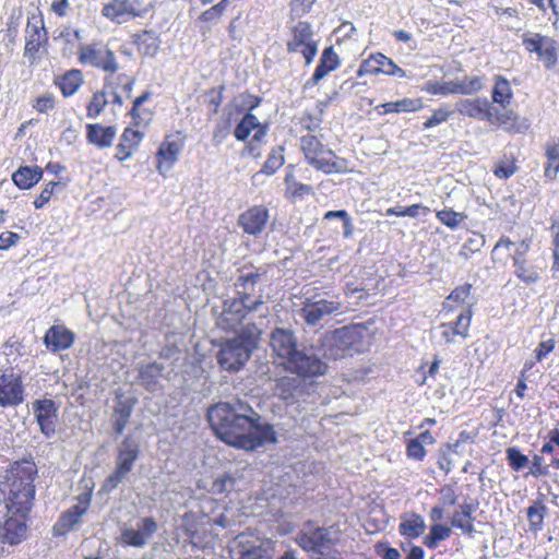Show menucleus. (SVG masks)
Segmentation results:
<instances>
[{"label": "nucleus", "mask_w": 559, "mask_h": 559, "mask_svg": "<svg viewBox=\"0 0 559 559\" xmlns=\"http://www.w3.org/2000/svg\"><path fill=\"white\" fill-rule=\"evenodd\" d=\"M207 419L216 436L237 449L253 451L277 440L273 425L262 423L261 415L240 399L211 406Z\"/></svg>", "instance_id": "obj_1"}, {"label": "nucleus", "mask_w": 559, "mask_h": 559, "mask_svg": "<svg viewBox=\"0 0 559 559\" xmlns=\"http://www.w3.org/2000/svg\"><path fill=\"white\" fill-rule=\"evenodd\" d=\"M266 271L259 269L238 276L235 286L237 297L225 300L222 314L217 321L224 330H236L237 326L251 313H259L260 317L269 314V307L265 305L262 295L254 296V287L259 284Z\"/></svg>", "instance_id": "obj_2"}, {"label": "nucleus", "mask_w": 559, "mask_h": 559, "mask_svg": "<svg viewBox=\"0 0 559 559\" xmlns=\"http://www.w3.org/2000/svg\"><path fill=\"white\" fill-rule=\"evenodd\" d=\"M36 476V464L27 460L14 462L1 476L0 490L10 512H31L35 499Z\"/></svg>", "instance_id": "obj_3"}, {"label": "nucleus", "mask_w": 559, "mask_h": 559, "mask_svg": "<svg viewBox=\"0 0 559 559\" xmlns=\"http://www.w3.org/2000/svg\"><path fill=\"white\" fill-rule=\"evenodd\" d=\"M455 110L468 118L486 121L509 133H524L530 123L519 122L511 112L498 111L487 97L461 98L455 103Z\"/></svg>", "instance_id": "obj_4"}, {"label": "nucleus", "mask_w": 559, "mask_h": 559, "mask_svg": "<svg viewBox=\"0 0 559 559\" xmlns=\"http://www.w3.org/2000/svg\"><path fill=\"white\" fill-rule=\"evenodd\" d=\"M260 335V328L248 324L241 333L225 340L217 354L219 367L229 372L239 371L255 349Z\"/></svg>", "instance_id": "obj_5"}, {"label": "nucleus", "mask_w": 559, "mask_h": 559, "mask_svg": "<svg viewBox=\"0 0 559 559\" xmlns=\"http://www.w3.org/2000/svg\"><path fill=\"white\" fill-rule=\"evenodd\" d=\"M367 329L362 325H350L326 332L321 337L322 355L326 359L337 360L352 357L365 349Z\"/></svg>", "instance_id": "obj_6"}, {"label": "nucleus", "mask_w": 559, "mask_h": 559, "mask_svg": "<svg viewBox=\"0 0 559 559\" xmlns=\"http://www.w3.org/2000/svg\"><path fill=\"white\" fill-rule=\"evenodd\" d=\"M343 299L332 292H314L305 297L300 317L309 326H322L326 318L345 313Z\"/></svg>", "instance_id": "obj_7"}, {"label": "nucleus", "mask_w": 559, "mask_h": 559, "mask_svg": "<svg viewBox=\"0 0 559 559\" xmlns=\"http://www.w3.org/2000/svg\"><path fill=\"white\" fill-rule=\"evenodd\" d=\"M300 145L306 159L314 168L325 174L347 171L345 160L336 157L331 150L325 148L314 135L306 134L301 136Z\"/></svg>", "instance_id": "obj_8"}, {"label": "nucleus", "mask_w": 559, "mask_h": 559, "mask_svg": "<svg viewBox=\"0 0 559 559\" xmlns=\"http://www.w3.org/2000/svg\"><path fill=\"white\" fill-rule=\"evenodd\" d=\"M47 45L48 34L45 28L44 19L41 15L32 14L27 19L24 47V57L29 64H34L40 59L41 53L46 51Z\"/></svg>", "instance_id": "obj_9"}, {"label": "nucleus", "mask_w": 559, "mask_h": 559, "mask_svg": "<svg viewBox=\"0 0 559 559\" xmlns=\"http://www.w3.org/2000/svg\"><path fill=\"white\" fill-rule=\"evenodd\" d=\"M78 56L82 64H88L104 72L114 74L119 70V64L114 51L106 46L97 44L81 46Z\"/></svg>", "instance_id": "obj_10"}, {"label": "nucleus", "mask_w": 559, "mask_h": 559, "mask_svg": "<svg viewBox=\"0 0 559 559\" xmlns=\"http://www.w3.org/2000/svg\"><path fill=\"white\" fill-rule=\"evenodd\" d=\"M289 52H299L309 66L318 51V44L313 37L311 25L307 22H298L292 29V37L287 41Z\"/></svg>", "instance_id": "obj_11"}, {"label": "nucleus", "mask_w": 559, "mask_h": 559, "mask_svg": "<svg viewBox=\"0 0 559 559\" xmlns=\"http://www.w3.org/2000/svg\"><path fill=\"white\" fill-rule=\"evenodd\" d=\"M285 368L302 378L322 376L326 371V364L311 350L299 349Z\"/></svg>", "instance_id": "obj_12"}, {"label": "nucleus", "mask_w": 559, "mask_h": 559, "mask_svg": "<svg viewBox=\"0 0 559 559\" xmlns=\"http://www.w3.org/2000/svg\"><path fill=\"white\" fill-rule=\"evenodd\" d=\"M27 516L28 513L10 512L7 509V514L0 523V543L11 546L20 544L26 535Z\"/></svg>", "instance_id": "obj_13"}, {"label": "nucleus", "mask_w": 559, "mask_h": 559, "mask_svg": "<svg viewBox=\"0 0 559 559\" xmlns=\"http://www.w3.org/2000/svg\"><path fill=\"white\" fill-rule=\"evenodd\" d=\"M156 531L157 523L153 518H142L135 527L124 525L121 528V542L127 546L143 548Z\"/></svg>", "instance_id": "obj_14"}, {"label": "nucleus", "mask_w": 559, "mask_h": 559, "mask_svg": "<svg viewBox=\"0 0 559 559\" xmlns=\"http://www.w3.org/2000/svg\"><path fill=\"white\" fill-rule=\"evenodd\" d=\"M233 552L231 559H272V548L269 543L245 534L236 538Z\"/></svg>", "instance_id": "obj_15"}, {"label": "nucleus", "mask_w": 559, "mask_h": 559, "mask_svg": "<svg viewBox=\"0 0 559 559\" xmlns=\"http://www.w3.org/2000/svg\"><path fill=\"white\" fill-rule=\"evenodd\" d=\"M33 414L39 426L40 432L50 438L56 432L58 406L49 399L35 400L32 403Z\"/></svg>", "instance_id": "obj_16"}, {"label": "nucleus", "mask_w": 559, "mask_h": 559, "mask_svg": "<svg viewBox=\"0 0 559 559\" xmlns=\"http://www.w3.org/2000/svg\"><path fill=\"white\" fill-rule=\"evenodd\" d=\"M270 345L274 354L284 360V366L299 350L297 337L290 329H274L270 335Z\"/></svg>", "instance_id": "obj_17"}, {"label": "nucleus", "mask_w": 559, "mask_h": 559, "mask_svg": "<svg viewBox=\"0 0 559 559\" xmlns=\"http://www.w3.org/2000/svg\"><path fill=\"white\" fill-rule=\"evenodd\" d=\"M23 401L24 386L21 377L14 372L3 373L0 377V406H17Z\"/></svg>", "instance_id": "obj_18"}, {"label": "nucleus", "mask_w": 559, "mask_h": 559, "mask_svg": "<svg viewBox=\"0 0 559 559\" xmlns=\"http://www.w3.org/2000/svg\"><path fill=\"white\" fill-rule=\"evenodd\" d=\"M90 507V497L81 496L79 502L62 512L59 520L53 525L55 535L62 536L74 530L80 523L81 518L87 512Z\"/></svg>", "instance_id": "obj_19"}, {"label": "nucleus", "mask_w": 559, "mask_h": 559, "mask_svg": "<svg viewBox=\"0 0 559 559\" xmlns=\"http://www.w3.org/2000/svg\"><path fill=\"white\" fill-rule=\"evenodd\" d=\"M513 98V91L511 87V84L507 78L503 75H496L495 76V84L491 91V100L492 106H496V109L498 111H506L511 112L519 122H527L526 119L521 118L518 116L512 109L509 108L511 100Z\"/></svg>", "instance_id": "obj_20"}, {"label": "nucleus", "mask_w": 559, "mask_h": 559, "mask_svg": "<svg viewBox=\"0 0 559 559\" xmlns=\"http://www.w3.org/2000/svg\"><path fill=\"white\" fill-rule=\"evenodd\" d=\"M364 73H384L392 76L406 78V72L395 64L392 59L382 53L372 55L362 62L358 70V75Z\"/></svg>", "instance_id": "obj_21"}, {"label": "nucleus", "mask_w": 559, "mask_h": 559, "mask_svg": "<svg viewBox=\"0 0 559 559\" xmlns=\"http://www.w3.org/2000/svg\"><path fill=\"white\" fill-rule=\"evenodd\" d=\"M102 14L117 24L126 23L142 15L134 2L130 0H110L103 7Z\"/></svg>", "instance_id": "obj_22"}, {"label": "nucleus", "mask_w": 559, "mask_h": 559, "mask_svg": "<svg viewBox=\"0 0 559 559\" xmlns=\"http://www.w3.org/2000/svg\"><path fill=\"white\" fill-rule=\"evenodd\" d=\"M269 221V211L262 205H255L240 214L238 218L239 226L249 235H260Z\"/></svg>", "instance_id": "obj_23"}, {"label": "nucleus", "mask_w": 559, "mask_h": 559, "mask_svg": "<svg viewBox=\"0 0 559 559\" xmlns=\"http://www.w3.org/2000/svg\"><path fill=\"white\" fill-rule=\"evenodd\" d=\"M182 150V143L178 140H170L167 138L158 147L156 153L157 170L159 174L165 175L168 173L177 162L179 154Z\"/></svg>", "instance_id": "obj_24"}, {"label": "nucleus", "mask_w": 559, "mask_h": 559, "mask_svg": "<svg viewBox=\"0 0 559 559\" xmlns=\"http://www.w3.org/2000/svg\"><path fill=\"white\" fill-rule=\"evenodd\" d=\"M74 338V333L64 325H52L47 330L44 343L50 352L56 353L70 348Z\"/></svg>", "instance_id": "obj_25"}, {"label": "nucleus", "mask_w": 559, "mask_h": 559, "mask_svg": "<svg viewBox=\"0 0 559 559\" xmlns=\"http://www.w3.org/2000/svg\"><path fill=\"white\" fill-rule=\"evenodd\" d=\"M340 66V58L334 51L333 47H328L323 50L319 64L317 66L313 75L305 83V88L316 86L323 78L330 72L334 71Z\"/></svg>", "instance_id": "obj_26"}, {"label": "nucleus", "mask_w": 559, "mask_h": 559, "mask_svg": "<svg viewBox=\"0 0 559 559\" xmlns=\"http://www.w3.org/2000/svg\"><path fill=\"white\" fill-rule=\"evenodd\" d=\"M164 370V365L156 361L142 365L138 376L141 385L148 392H156L160 388L159 381Z\"/></svg>", "instance_id": "obj_27"}, {"label": "nucleus", "mask_w": 559, "mask_h": 559, "mask_svg": "<svg viewBox=\"0 0 559 559\" xmlns=\"http://www.w3.org/2000/svg\"><path fill=\"white\" fill-rule=\"evenodd\" d=\"M86 138L91 144L96 145L99 148L109 147L116 136L117 130L115 127H104L98 123H90L86 126Z\"/></svg>", "instance_id": "obj_28"}, {"label": "nucleus", "mask_w": 559, "mask_h": 559, "mask_svg": "<svg viewBox=\"0 0 559 559\" xmlns=\"http://www.w3.org/2000/svg\"><path fill=\"white\" fill-rule=\"evenodd\" d=\"M139 452L138 441L130 436L126 437L118 447L117 465L131 472Z\"/></svg>", "instance_id": "obj_29"}, {"label": "nucleus", "mask_w": 559, "mask_h": 559, "mask_svg": "<svg viewBox=\"0 0 559 559\" xmlns=\"http://www.w3.org/2000/svg\"><path fill=\"white\" fill-rule=\"evenodd\" d=\"M424 107L420 98H402L396 102L383 103L376 107L379 115L414 112Z\"/></svg>", "instance_id": "obj_30"}, {"label": "nucleus", "mask_w": 559, "mask_h": 559, "mask_svg": "<svg viewBox=\"0 0 559 559\" xmlns=\"http://www.w3.org/2000/svg\"><path fill=\"white\" fill-rule=\"evenodd\" d=\"M301 381L295 377H282L276 380L273 393L287 404L296 401L297 393L300 389Z\"/></svg>", "instance_id": "obj_31"}, {"label": "nucleus", "mask_w": 559, "mask_h": 559, "mask_svg": "<svg viewBox=\"0 0 559 559\" xmlns=\"http://www.w3.org/2000/svg\"><path fill=\"white\" fill-rule=\"evenodd\" d=\"M133 43L136 45L139 52L143 57L153 58L159 50V37L152 31H143L140 34L133 35Z\"/></svg>", "instance_id": "obj_32"}, {"label": "nucleus", "mask_w": 559, "mask_h": 559, "mask_svg": "<svg viewBox=\"0 0 559 559\" xmlns=\"http://www.w3.org/2000/svg\"><path fill=\"white\" fill-rule=\"evenodd\" d=\"M135 400H119L114 407V430L117 435H121L129 423L132 415Z\"/></svg>", "instance_id": "obj_33"}, {"label": "nucleus", "mask_w": 559, "mask_h": 559, "mask_svg": "<svg viewBox=\"0 0 559 559\" xmlns=\"http://www.w3.org/2000/svg\"><path fill=\"white\" fill-rule=\"evenodd\" d=\"M41 177L43 170L40 167L23 166L13 173L12 180L20 189L26 190L35 186Z\"/></svg>", "instance_id": "obj_34"}, {"label": "nucleus", "mask_w": 559, "mask_h": 559, "mask_svg": "<svg viewBox=\"0 0 559 559\" xmlns=\"http://www.w3.org/2000/svg\"><path fill=\"white\" fill-rule=\"evenodd\" d=\"M313 544L316 547V554L323 555L332 545L337 542V534L332 527H317L310 531Z\"/></svg>", "instance_id": "obj_35"}, {"label": "nucleus", "mask_w": 559, "mask_h": 559, "mask_svg": "<svg viewBox=\"0 0 559 559\" xmlns=\"http://www.w3.org/2000/svg\"><path fill=\"white\" fill-rule=\"evenodd\" d=\"M426 530V523L421 515L412 514L408 519L403 520L399 525L401 535L407 538H417Z\"/></svg>", "instance_id": "obj_36"}, {"label": "nucleus", "mask_w": 559, "mask_h": 559, "mask_svg": "<svg viewBox=\"0 0 559 559\" xmlns=\"http://www.w3.org/2000/svg\"><path fill=\"white\" fill-rule=\"evenodd\" d=\"M514 275L525 285L536 284L540 280L537 267L527 260L513 262Z\"/></svg>", "instance_id": "obj_37"}, {"label": "nucleus", "mask_w": 559, "mask_h": 559, "mask_svg": "<svg viewBox=\"0 0 559 559\" xmlns=\"http://www.w3.org/2000/svg\"><path fill=\"white\" fill-rule=\"evenodd\" d=\"M486 75H466L462 79H456L457 93L461 95H473L480 92L486 84Z\"/></svg>", "instance_id": "obj_38"}, {"label": "nucleus", "mask_w": 559, "mask_h": 559, "mask_svg": "<svg viewBox=\"0 0 559 559\" xmlns=\"http://www.w3.org/2000/svg\"><path fill=\"white\" fill-rule=\"evenodd\" d=\"M83 83V74L80 70H70L59 81V87L63 96H72Z\"/></svg>", "instance_id": "obj_39"}, {"label": "nucleus", "mask_w": 559, "mask_h": 559, "mask_svg": "<svg viewBox=\"0 0 559 559\" xmlns=\"http://www.w3.org/2000/svg\"><path fill=\"white\" fill-rule=\"evenodd\" d=\"M547 165L545 177L554 180L559 171V143H548L546 145Z\"/></svg>", "instance_id": "obj_40"}, {"label": "nucleus", "mask_w": 559, "mask_h": 559, "mask_svg": "<svg viewBox=\"0 0 559 559\" xmlns=\"http://www.w3.org/2000/svg\"><path fill=\"white\" fill-rule=\"evenodd\" d=\"M451 535V528L443 524H432L430 526L429 534L425 537L424 544L430 548L433 549L438 546V544L447 538H449Z\"/></svg>", "instance_id": "obj_41"}, {"label": "nucleus", "mask_w": 559, "mask_h": 559, "mask_svg": "<svg viewBox=\"0 0 559 559\" xmlns=\"http://www.w3.org/2000/svg\"><path fill=\"white\" fill-rule=\"evenodd\" d=\"M425 92L431 95H451V94H459L457 93V85H456V79L452 81H429L425 84L424 88Z\"/></svg>", "instance_id": "obj_42"}, {"label": "nucleus", "mask_w": 559, "mask_h": 559, "mask_svg": "<svg viewBox=\"0 0 559 559\" xmlns=\"http://www.w3.org/2000/svg\"><path fill=\"white\" fill-rule=\"evenodd\" d=\"M430 213V209L423 204H413L407 207L394 206L389 207L385 211L386 216H399V217H417L419 215L426 216Z\"/></svg>", "instance_id": "obj_43"}, {"label": "nucleus", "mask_w": 559, "mask_h": 559, "mask_svg": "<svg viewBox=\"0 0 559 559\" xmlns=\"http://www.w3.org/2000/svg\"><path fill=\"white\" fill-rule=\"evenodd\" d=\"M259 126L260 122L258 118L251 112H247L236 126L234 134L237 140L245 141L249 136L250 132Z\"/></svg>", "instance_id": "obj_44"}, {"label": "nucleus", "mask_w": 559, "mask_h": 559, "mask_svg": "<svg viewBox=\"0 0 559 559\" xmlns=\"http://www.w3.org/2000/svg\"><path fill=\"white\" fill-rule=\"evenodd\" d=\"M472 305L469 304L467 308H465L456 318V320L452 323V329L456 332L457 336L463 340L468 336V331L472 321Z\"/></svg>", "instance_id": "obj_45"}, {"label": "nucleus", "mask_w": 559, "mask_h": 559, "mask_svg": "<svg viewBox=\"0 0 559 559\" xmlns=\"http://www.w3.org/2000/svg\"><path fill=\"white\" fill-rule=\"evenodd\" d=\"M547 508L543 503H534L527 508V519L531 531H540L543 528Z\"/></svg>", "instance_id": "obj_46"}, {"label": "nucleus", "mask_w": 559, "mask_h": 559, "mask_svg": "<svg viewBox=\"0 0 559 559\" xmlns=\"http://www.w3.org/2000/svg\"><path fill=\"white\" fill-rule=\"evenodd\" d=\"M283 147H274L265 160L262 173L266 175H273L283 164H284V155H283Z\"/></svg>", "instance_id": "obj_47"}, {"label": "nucleus", "mask_w": 559, "mask_h": 559, "mask_svg": "<svg viewBox=\"0 0 559 559\" xmlns=\"http://www.w3.org/2000/svg\"><path fill=\"white\" fill-rule=\"evenodd\" d=\"M538 59L546 69L551 70L555 68L558 61V46L555 39L546 41L543 53H539Z\"/></svg>", "instance_id": "obj_48"}, {"label": "nucleus", "mask_w": 559, "mask_h": 559, "mask_svg": "<svg viewBox=\"0 0 559 559\" xmlns=\"http://www.w3.org/2000/svg\"><path fill=\"white\" fill-rule=\"evenodd\" d=\"M551 233V253H552V265L551 272L554 277H557L559 273V222L556 221L550 226Z\"/></svg>", "instance_id": "obj_49"}, {"label": "nucleus", "mask_w": 559, "mask_h": 559, "mask_svg": "<svg viewBox=\"0 0 559 559\" xmlns=\"http://www.w3.org/2000/svg\"><path fill=\"white\" fill-rule=\"evenodd\" d=\"M234 485H235V479L228 474H223V475L216 477L212 481L211 487L209 488V491L213 495H222V493L229 492L230 490H233Z\"/></svg>", "instance_id": "obj_50"}, {"label": "nucleus", "mask_w": 559, "mask_h": 559, "mask_svg": "<svg viewBox=\"0 0 559 559\" xmlns=\"http://www.w3.org/2000/svg\"><path fill=\"white\" fill-rule=\"evenodd\" d=\"M436 215L442 224L452 229L456 228L466 217L463 213L455 212L451 209L438 211Z\"/></svg>", "instance_id": "obj_51"}, {"label": "nucleus", "mask_w": 559, "mask_h": 559, "mask_svg": "<svg viewBox=\"0 0 559 559\" xmlns=\"http://www.w3.org/2000/svg\"><path fill=\"white\" fill-rule=\"evenodd\" d=\"M506 453L509 465L513 471H521L528 463V457L524 455L519 448H508Z\"/></svg>", "instance_id": "obj_52"}, {"label": "nucleus", "mask_w": 559, "mask_h": 559, "mask_svg": "<svg viewBox=\"0 0 559 559\" xmlns=\"http://www.w3.org/2000/svg\"><path fill=\"white\" fill-rule=\"evenodd\" d=\"M229 5V0H219L216 4L212 5L210 9L205 10L200 19L203 22H210L215 23L217 22L224 12L226 11L227 7Z\"/></svg>", "instance_id": "obj_53"}, {"label": "nucleus", "mask_w": 559, "mask_h": 559, "mask_svg": "<svg viewBox=\"0 0 559 559\" xmlns=\"http://www.w3.org/2000/svg\"><path fill=\"white\" fill-rule=\"evenodd\" d=\"M107 98L105 93L96 92L87 105V117L95 119L106 107Z\"/></svg>", "instance_id": "obj_54"}, {"label": "nucleus", "mask_w": 559, "mask_h": 559, "mask_svg": "<svg viewBox=\"0 0 559 559\" xmlns=\"http://www.w3.org/2000/svg\"><path fill=\"white\" fill-rule=\"evenodd\" d=\"M129 473L130 472L128 469L116 465L115 471L105 479L103 484V490L106 492H110L122 481V479Z\"/></svg>", "instance_id": "obj_55"}, {"label": "nucleus", "mask_w": 559, "mask_h": 559, "mask_svg": "<svg viewBox=\"0 0 559 559\" xmlns=\"http://www.w3.org/2000/svg\"><path fill=\"white\" fill-rule=\"evenodd\" d=\"M518 170L514 159H502L500 160L493 169V174L500 179H508L512 175H514Z\"/></svg>", "instance_id": "obj_56"}, {"label": "nucleus", "mask_w": 559, "mask_h": 559, "mask_svg": "<svg viewBox=\"0 0 559 559\" xmlns=\"http://www.w3.org/2000/svg\"><path fill=\"white\" fill-rule=\"evenodd\" d=\"M452 111L449 110L447 106H441L433 110L430 118L424 123V129H430L432 127L439 126L440 123L447 121L451 116Z\"/></svg>", "instance_id": "obj_57"}, {"label": "nucleus", "mask_w": 559, "mask_h": 559, "mask_svg": "<svg viewBox=\"0 0 559 559\" xmlns=\"http://www.w3.org/2000/svg\"><path fill=\"white\" fill-rule=\"evenodd\" d=\"M544 37L545 36L539 33L526 32L521 36L522 45L528 52L534 53L537 51V48Z\"/></svg>", "instance_id": "obj_58"}, {"label": "nucleus", "mask_w": 559, "mask_h": 559, "mask_svg": "<svg viewBox=\"0 0 559 559\" xmlns=\"http://www.w3.org/2000/svg\"><path fill=\"white\" fill-rule=\"evenodd\" d=\"M459 444L448 445V451H442L438 459V465L441 471H443L445 474H449L450 471L453 467V457L451 452H456V448Z\"/></svg>", "instance_id": "obj_59"}, {"label": "nucleus", "mask_w": 559, "mask_h": 559, "mask_svg": "<svg viewBox=\"0 0 559 559\" xmlns=\"http://www.w3.org/2000/svg\"><path fill=\"white\" fill-rule=\"evenodd\" d=\"M60 187V182L51 181L41 190L40 194L35 199L34 206L36 209L44 207L51 199L56 188Z\"/></svg>", "instance_id": "obj_60"}, {"label": "nucleus", "mask_w": 559, "mask_h": 559, "mask_svg": "<svg viewBox=\"0 0 559 559\" xmlns=\"http://www.w3.org/2000/svg\"><path fill=\"white\" fill-rule=\"evenodd\" d=\"M485 245V238L480 234H473L463 245V253H475L479 251Z\"/></svg>", "instance_id": "obj_61"}, {"label": "nucleus", "mask_w": 559, "mask_h": 559, "mask_svg": "<svg viewBox=\"0 0 559 559\" xmlns=\"http://www.w3.org/2000/svg\"><path fill=\"white\" fill-rule=\"evenodd\" d=\"M451 524L453 527L460 528L464 534H471L474 532L473 523L456 511L451 518Z\"/></svg>", "instance_id": "obj_62"}, {"label": "nucleus", "mask_w": 559, "mask_h": 559, "mask_svg": "<svg viewBox=\"0 0 559 559\" xmlns=\"http://www.w3.org/2000/svg\"><path fill=\"white\" fill-rule=\"evenodd\" d=\"M142 133L138 130H133L131 128H127L121 135V143L128 145V147L136 148L138 144L142 140Z\"/></svg>", "instance_id": "obj_63"}, {"label": "nucleus", "mask_w": 559, "mask_h": 559, "mask_svg": "<svg viewBox=\"0 0 559 559\" xmlns=\"http://www.w3.org/2000/svg\"><path fill=\"white\" fill-rule=\"evenodd\" d=\"M556 346V341L554 338H548L546 341H542L535 349V358L537 361H542L546 358Z\"/></svg>", "instance_id": "obj_64"}]
</instances>
